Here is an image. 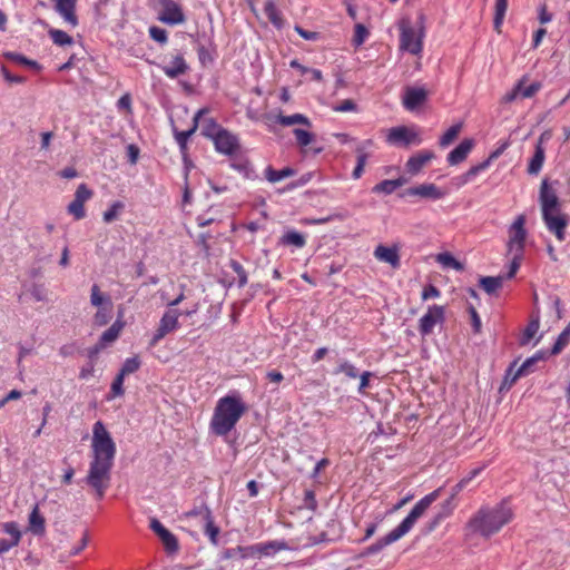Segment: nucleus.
Segmentation results:
<instances>
[{"label":"nucleus","mask_w":570,"mask_h":570,"mask_svg":"<svg viewBox=\"0 0 570 570\" xmlns=\"http://www.w3.org/2000/svg\"><path fill=\"white\" fill-rule=\"evenodd\" d=\"M507 9H508V0H495L493 28L498 32L501 31V27L503 24Z\"/></svg>","instance_id":"37"},{"label":"nucleus","mask_w":570,"mask_h":570,"mask_svg":"<svg viewBox=\"0 0 570 570\" xmlns=\"http://www.w3.org/2000/svg\"><path fill=\"white\" fill-rule=\"evenodd\" d=\"M238 551H239L240 559L256 557V556H259V546H258V543L253 544V546H246V547L238 546Z\"/></svg>","instance_id":"58"},{"label":"nucleus","mask_w":570,"mask_h":570,"mask_svg":"<svg viewBox=\"0 0 570 570\" xmlns=\"http://www.w3.org/2000/svg\"><path fill=\"white\" fill-rule=\"evenodd\" d=\"M92 196V191L87 187L86 184H80L75 193V199L85 204Z\"/></svg>","instance_id":"63"},{"label":"nucleus","mask_w":570,"mask_h":570,"mask_svg":"<svg viewBox=\"0 0 570 570\" xmlns=\"http://www.w3.org/2000/svg\"><path fill=\"white\" fill-rule=\"evenodd\" d=\"M150 529L159 537L165 550L168 553H176L179 549L178 540L158 519L153 518L149 524Z\"/></svg>","instance_id":"12"},{"label":"nucleus","mask_w":570,"mask_h":570,"mask_svg":"<svg viewBox=\"0 0 570 570\" xmlns=\"http://www.w3.org/2000/svg\"><path fill=\"white\" fill-rule=\"evenodd\" d=\"M368 35H370V32H368L367 28L362 23H357L355 26V32H354V37H353L354 46L358 47V46L363 45L365 42V40L367 39Z\"/></svg>","instance_id":"51"},{"label":"nucleus","mask_w":570,"mask_h":570,"mask_svg":"<svg viewBox=\"0 0 570 570\" xmlns=\"http://www.w3.org/2000/svg\"><path fill=\"white\" fill-rule=\"evenodd\" d=\"M539 199L542 215L560 212V202L558 195L552 188L549 187L547 179H544L541 184Z\"/></svg>","instance_id":"13"},{"label":"nucleus","mask_w":570,"mask_h":570,"mask_svg":"<svg viewBox=\"0 0 570 570\" xmlns=\"http://www.w3.org/2000/svg\"><path fill=\"white\" fill-rule=\"evenodd\" d=\"M422 37L416 36L415 30L409 26H401L400 49L412 55H419L422 51Z\"/></svg>","instance_id":"10"},{"label":"nucleus","mask_w":570,"mask_h":570,"mask_svg":"<svg viewBox=\"0 0 570 570\" xmlns=\"http://www.w3.org/2000/svg\"><path fill=\"white\" fill-rule=\"evenodd\" d=\"M122 327H124V323L121 321L117 320L108 330H106L101 334L99 342L101 344H104L105 346L112 343L119 336Z\"/></svg>","instance_id":"35"},{"label":"nucleus","mask_w":570,"mask_h":570,"mask_svg":"<svg viewBox=\"0 0 570 570\" xmlns=\"http://www.w3.org/2000/svg\"><path fill=\"white\" fill-rule=\"evenodd\" d=\"M181 315V312L178 309H168L166 311L158 324L157 330L153 334L149 346H156L167 334L179 328L178 318Z\"/></svg>","instance_id":"5"},{"label":"nucleus","mask_w":570,"mask_h":570,"mask_svg":"<svg viewBox=\"0 0 570 570\" xmlns=\"http://www.w3.org/2000/svg\"><path fill=\"white\" fill-rule=\"evenodd\" d=\"M570 343V323L558 335L554 344L552 345V353L560 354Z\"/></svg>","instance_id":"43"},{"label":"nucleus","mask_w":570,"mask_h":570,"mask_svg":"<svg viewBox=\"0 0 570 570\" xmlns=\"http://www.w3.org/2000/svg\"><path fill=\"white\" fill-rule=\"evenodd\" d=\"M56 12L69 23L72 28L78 26V18L76 16L77 0H53Z\"/></svg>","instance_id":"19"},{"label":"nucleus","mask_w":570,"mask_h":570,"mask_svg":"<svg viewBox=\"0 0 570 570\" xmlns=\"http://www.w3.org/2000/svg\"><path fill=\"white\" fill-rule=\"evenodd\" d=\"M279 245L294 246L295 248H303L306 245L305 236L296 229L286 230L279 238Z\"/></svg>","instance_id":"26"},{"label":"nucleus","mask_w":570,"mask_h":570,"mask_svg":"<svg viewBox=\"0 0 570 570\" xmlns=\"http://www.w3.org/2000/svg\"><path fill=\"white\" fill-rule=\"evenodd\" d=\"M204 533L209 538L210 542L217 544L219 528L215 524L213 514L204 520Z\"/></svg>","instance_id":"45"},{"label":"nucleus","mask_w":570,"mask_h":570,"mask_svg":"<svg viewBox=\"0 0 570 570\" xmlns=\"http://www.w3.org/2000/svg\"><path fill=\"white\" fill-rule=\"evenodd\" d=\"M546 159V148L544 146H535L534 147V154L531 157L529 165H528V174L529 175H538L543 166Z\"/></svg>","instance_id":"30"},{"label":"nucleus","mask_w":570,"mask_h":570,"mask_svg":"<svg viewBox=\"0 0 570 570\" xmlns=\"http://www.w3.org/2000/svg\"><path fill=\"white\" fill-rule=\"evenodd\" d=\"M542 219L549 232L556 235L557 239L562 242L566 239V227L568 219L559 213H548L542 215Z\"/></svg>","instance_id":"14"},{"label":"nucleus","mask_w":570,"mask_h":570,"mask_svg":"<svg viewBox=\"0 0 570 570\" xmlns=\"http://www.w3.org/2000/svg\"><path fill=\"white\" fill-rule=\"evenodd\" d=\"M446 193L433 183H424L417 186L409 187L402 196H415L423 199L439 200L444 198Z\"/></svg>","instance_id":"11"},{"label":"nucleus","mask_w":570,"mask_h":570,"mask_svg":"<svg viewBox=\"0 0 570 570\" xmlns=\"http://www.w3.org/2000/svg\"><path fill=\"white\" fill-rule=\"evenodd\" d=\"M264 13L271 23L277 28L282 29L284 26V19L282 17L281 11L278 10L274 0H267L264 4Z\"/></svg>","instance_id":"31"},{"label":"nucleus","mask_w":570,"mask_h":570,"mask_svg":"<svg viewBox=\"0 0 570 570\" xmlns=\"http://www.w3.org/2000/svg\"><path fill=\"white\" fill-rule=\"evenodd\" d=\"M259 546V556L272 557L277 552L286 550L287 543L285 541H268L258 543Z\"/></svg>","instance_id":"33"},{"label":"nucleus","mask_w":570,"mask_h":570,"mask_svg":"<svg viewBox=\"0 0 570 570\" xmlns=\"http://www.w3.org/2000/svg\"><path fill=\"white\" fill-rule=\"evenodd\" d=\"M441 492L442 488H438L414 504L409 514L392 530L399 540L411 531L415 522L425 513L429 507L439 499Z\"/></svg>","instance_id":"4"},{"label":"nucleus","mask_w":570,"mask_h":570,"mask_svg":"<svg viewBox=\"0 0 570 570\" xmlns=\"http://www.w3.org/2000/svg\"><path fill=\"white\" fill-rule=\"evenodd\" d=\"M490 160H483L482 163L470 167L465 171V178L473 180L479 174L487 170L490 167Z\"/></svg>","instance_id":"54"},{"label":"nucleus","mask_w":570,"mask_h":570,"mask_svg":"<svg viewBox=\"0 0 570 570\" xmlns=\"http://www.w3.org/2000/svg\"><path fill=\"white\" fill-rule=\"evenodd\" d=\"M399 539L395 537V534L390 531L386 535L377 539L374 543L365 547L358 554L360 558H365L368 556H374L380 553L384 548L387 546L396 542Z\"/></svg>","instance_id":"24"},{"label":"nucleus","mask_w":570,"mask_h":570,"mask_svg":"<svg viewBox=\"0 0 570 570\" xmlns=\"http://www.w3.org/2000/svg\"><path fill=\"white\" fill-rule=\"evenodd\" d=\"M202 38L205 39V42H199L197 46L199 62L203 66L212 65L217 57V47L214 43L213 36H206V33H204Z\"/></svg>","instance_id":"16"},{"label":"nucleus","mask_w":570,"mask_h":570,"mask_svg":"<svg viewBox=\"0 0 570 570\" xmlns=\"http://www.w3.org/2000/svg\"><path fill=\"white\" fill-rule=\"evenodd\" d=\"M4 58L10 61L17 62L19 65L30 67L32 69L39 70L41 68V66L36 60H31V59L27 58L26 56L18 53V52H13V51L4 52Z\"/></svg>","instance_id":"42"},{"label":"nucleus","mask_w":570,"mask_h":570,"mask_svg":"<svg viewBox=\"0 0 570 570\" xmlns=\"http://www.w3.org/2000/svg\"><path fill=\"white\" fill-rule=\"evenodd\" d=\"M436 261L444 267H451L455 271H463L464 266L451 253L444 252L438 255Z\"/></svg>","instance_id":"44"},{"label":"nucleus","mask_w":570,"mask_h":570,"mask_svg":"<svg viewBox=\"0 0 570 570\" xmlns=\"http://www.w3.org/2000/svg\"><path fill=\"white\" fill-rule=\"evenodd\" d=\"M504 277L502 275L482 276L479 279V285L488 295H495L497 292L502 287Z\"/></svg>","instance_id":"28"},{"label":"nucleus","mask_w":570,"mask_h":570,"mask_svg":"<svg viewBox=\"0 0 570 570\" xmlns=\"http://www.w3.org/2000/svg\"><path fill=\"white\" fill-rule=\"evenodd\" d=\"M445 318V309L441 305L429 306L428 312L419 320V332L424 337L433 332L436 324H442Z\"/></svg>","instance_id":"9"},{"label":"nucleus","mask_w":570,"mask_h":570,"mask_svg":"<svg viewBox=\"0 0 570 570\" xmlns=\"http://www.w3.org/2000/svg\"><path fill=\"white\" fill-rule=\"evenodd\" d=\"M358 368L348 360H341L337 367L333 371V374H344L348 379L358 377Z\"/></svg>","instance_id":"39"},{"label":"nucleus","mask_w":570,"mask_h":570,"mask_svg":"<svg viewBox=\"0 0 570 570\" xmlns=\"http://www.w3.org/2000/svg\"><path fill=\"white\" fill-rule=\"evenodd\" d=\"M513 511L505 500L493 507L482 505L469 520L466 527L482 538H490L511 522Z\"/></svg>","instance_id":"2"},{"label":"nucleus","mask_w":570,"mask_h":570,"mask_svg":"<svg viewBox=\"0 0 570 570\" xmlns=\"http://www.w3.org/2000/svg\"><path fill=\"white\" fill-rule=\"evenodd\" d=\"M275 122L278 125H282V126H286V127L293 126V125H304L307 128L312 127V122H311L309 118L303 114H293L289 116L279 114L275 117Z\"/></svg>","instance_id":"27"},{"label":"nucleus","mask_w":570,"mask_h":570,"mask_svg":"<svg viewBox=\"0 0 570 570\" xmlns=\"http://www.w3.org/2000/svg\"><path fill=\"white\" fill-rule=\"evenodd\" d=\"M386 141L390 145L399 147H407L410 145H420L421 139L414 130L406 126L392 127L386 136Z\"/></svg>","instance_id":"7"},{"label":"nucleus","mask_w":570,"mask_h":570,"mask_svg":"<svg viewBox=\"0 0 570 570\" xmlns=\"http://www.w3.org/2000/svg\"><path fill=\"white\" fill-rule=\"evenodd\" d=\"M149 36L153 40L160 45H165L168 41V33L165 29L153 26L149 28Z\"/></svg>","instance_id":"53"},{"label":"nucleus","mask_w":570,"mask_h":570,"mask_svg":"<svg viewBox=\"0 0 570 570\" xmlns=\"http://www.w3.org/2000/svg\"><path fill=\"white\" fill-rule=\"evenodd\" d=\"M407 183V179L404 177H399L396 179H384L376 184L372 191L374 194H383V195H391L393 194L397 188L402 187Z\"/></svg>","instance_id":"25"},{"label":"nucleus","mask_w":570,"mask_h":570,"mask_svg":"<svg viewBox=\"0 0 570 570\" xmlns=\"http://www.w3.org/2000/svg\"><path fill=\"white\" fill-rule=\"evenodd\" d=\"M462 128L461 124H455L451 126L440 138V146L441 147H448L459 135L460 130Z\"/></svg>","instance_id":"48"},{"label":"nucleus","mask_w":570,"mask_h":570,"mask_svg":"<svg viewBox=\"0 0 570 570\" xmlns=\"http://www.w3.org/2000/svg\"><path fill=\"white\" fill-rule=\"evenodd\" d=\"M48 35L52 42L59 47L71 46L75 42L71 36L60 29L51 28L48 30Z\"/></svg>","instance_id":"36"},{"label":"nucleus","mask_w":570,"mask_h":570,"mask_svg":"<svg viewBox=\"0 0 570 570\" xmlns=\"http://www.w3.org/2000/svg\"><path fill=\"white\" fill-rule=\"evenodd\" d=\"M374 256L379 261L390 264L393 268H399L401 266L400 254L396 246L387 247L379 245L374 249Z\"/></svg>","instance_id":"22"},{"label":"nucleus","mask_w":570,"mask_h":570,"mask_svg":"<svg viewBox=\"0 0 570 570\" xmlns=\"http://www.w3.org/2000/svg\"><path fill=\"white\" fill-rule=\"evenodd\" d=\"M141 362L138 356L128 357L122 363L119 373L124 376L135 373L139 370Z\"/></svg>","instance_id":"47"},{"label":"nucleus","mask_w":570,"mask_h":570,"mask_svg":"<svg viewBox=\"0 0 570 570\" xmlns=\"http://www.w3.org/2000/svg\"><path fill=\"white\" fill-rule=\"evenodd\" d=\"M295 174L296 170L292 167H284L277 170L272 166H267L264 170L265 178L272 184L278 183L288 177H293Z\"/></svg>","instance_id":"29"},{"label":"nucleus","mask_w":570,"mask_h":570,"mask_svg":"<svg viewBox=\"0 0 570 570\" xmlns=\"http://www.w3.org/2000/svg\"><path fill=\"white\" fill-rule=\"evenodd\" d=\"M229 267L237 274L238 276V287H244L247 284V273L243 265L235 261L230 259Z\"/></svg>","instance_id":"50"},{"label":"nucleus","mask_w":570,"mask_h":570,"mask_svg":"<svg viewBox=\"0 0 570 570\" xmlns=\"http://www.w3.org/2000/svg\"><path fill=\"white\" fill-rule=\"evenodd\" d=\"M160 11L158 19L169 26L184 23L186 20L183 8L174 0H159Z\"/></svg>","instance_id":"8"},{"label":"nucleus","mask_w":570,"mask_h":570,"mask_svg":"<svg viewBox=\"0 0 570 570\" xmlns=\"http://www.w3.org/2000/svg\"><path fill=\"white\" fill-rule=\"evenodd\" d=\"M124 379L125 376L120 373L115 377L110 389L114 396H121L125 393Z\"/></svg>","instance_id":"64"},{"label":"nucleus","mask_w":570,"mask_h":570,"mask_svg":"<svg viewBox=\"0 0 570 570\" xmlns=\"http://www.w3.org/2000/svg\"><path fill=\"white\" fill-rule=\"evenodd\" d=\"M230 168L240 174L245 179L255 180L258 178V175L250 163V160L246 157H235L232 159L229 164Z\"/></svg>","instance_id":"23"},{"label":"nucleus","mask_w":570,"mask_h":570,"mask_svg":"<svg viewBox=\"0 0 570 570\" xmlns=\"http://www.w3.org/2000/svg\"><path fill=\"white\" fill-rule=\"evenodd\" d=\"M245 411L246 404L238 393L220 397L216 403L209 422L210 432L217 436H226L235 429Z\"/></svg>","instance_id":"3"},{"label":"nucleus","mask_w":570,"mask_h":570,"mask_svg":"<svg viewBox=\"0 0 570 570\" xmlns=\"http://www.w3.org/2000/svg\"><path fill=\"white\" fill-rule=\"evenodd\" d=\"M110 311L104 307L99 308L94 316L95 324L98 326L106 325L110 321Z\"/></svg>","instance_id":"60"},{"label":"nucleus","mask_w":570,"mask_h":570,"mask_svg":"<svg viewBox=\"0 0 570 570\" xmlns=\"http://www.w3.org/2000/svg\"><path fill=\"white\" fill-rule=\"evenodd\" d=\"M91 451V461L85 482L101 499L109 487L117 452L116 443L101 421H97L92 426Z\"/></svg>","instance_id":"1"},{"label":"nucleus","mask_w":570,"mask_h":570,"mask_svg":"<svg viewBox=\"0 0 570 570\" xmlns=\"http://www.w3.org/2000/svg\"><path fill=\"white\" fill-rule=\"evenodd\" d=\"M374 145L373 140L372 139H366L362 142H360L356 147H355V153H356V165L357 166H362V167H365L366 165V161H367V158H368V153L367 150Z\"/></svg>","instance_id":"40"},{"label":"nucleus","mask_w":570,"mask_h":570,"mask_svg":"<svg viewBox=\"0 0 570 570\" xmlns=\"http://www.w3.org/2000/svg\"><path fill=\"white\" fill-rule=\"evenodd\" d=\"M304 508L311 511H316L317 500L313 490H305L303 499Z\"/></svg>","instance_id":"57"},{"label":"nucleus","mask_w":570,"mask_h":570,"mask_svg":"<svg viewBox=\"0 0 570 570\" xmlns=\"http://www.w3.org/2000/svg\"><path fill=\"white\" fill-rule=\"evenodd\" d=\"M518 364V360H514L508 367L505 373V381L510 380V383H514L518 379L527 376L537 371L535 362L530 356L528 357L514 372V367Z\"/></svg>","instance_id":"18"},{"label":"nucleus","mask_w":570,"mask_h":570,"mask_svg":"<svg viewBox=\"0 0 570 570\" xmlns=\"http://www.w3.org/2000/svg\"><path fill=\"white\" fill-rule=\"evenodd\" d=\"M159 68L170 79L185 75L189 69L183 55L175 56L168 65L159 66Z\"/></svg>","instance_id":"21"},{"label":"nucleus","mask_w":570,"mask_h":570,"mask_svg":"<svg viewBox=\"0 0 570 570\" xmlns=\"http://www.w3.org/2000/svg\"><path fill=\"white\" fill-rule=\"evenodd\" d=\"M124 207V204L120 202H115L104 213V222L111 223L118 216L119 210Z\"/></svg>","instance_id":"56"},{"label":"nucleus","mask_w":570,"mask_h":570,"mask_svg":"<svg viewBox=\"0 0 570 570\" xmlns=\"http://www.w3.org/2000/svg\"><path fill=\"white\" fill-rule=\"evenodd\" d=\"M3 531L11 537V540H17L18 543L20 542L21 532L19 531L16 522L3 523Z\"/></svg>","instance_id":"62"},{"label":"nucleus","mask_w":570,"mask_h":570,"mask_svg":"<svg viewBox=\"0 0 570 570\" xmlns=\"http://www.w3.org/2000/svg\"><path fill=\"white\" fill-rule=\"evenodd\" d=\"M428 99V91L423 87H406L403 96V106L406 110L413 111L422 106Z\"/></svg>","instance_id":"15"},{"label":"nucleus","mask_w":570,"mask_h":570,"mask_svg":"<svg viewBox=\"0 0 570 570\" xmlns=\"http://www.w3.org/2000/svg\"><path fill=\"white\" fill-rule=\"evenodd\" d=\"M223 129L224 127L215 118H205L202 126V135L212 141Z\"/></svg>","instance_id":"34"},{"label":"nucleus","mask_w":570,"mask_h":570,"mask_svg":"<svg viewBox=\"0 0 570 570\" xmlns=\"http://www.w3.org/2000/svg\"><path fill=\"white\" fill-rule=\"evenodd\" d=\"M293 134L296 138V142L299 147H306L311 142H313L315 136L314 134L309 132L308 130L302 129V128H295L293 130Z\"/></svg>","instance_id":"49"},{"label":"nucleus","mask_w":570,"mask_h":570,"mask_svg":"<svg viewBox=\"0 0 570 570\" xmlns=\"http://www.w3.org/2000/svg\"><path fill=\"white\" fill-rule=\"evenodd\" d=\"M313 178V173H305L303 174L298 179L294 180V181H291L285 190H293V189H296V188H299V187H303L305 185H307Z\"/></svg>","instance_id":"59"},{"label":"nucleus","mask_w":570,"mask_h":570,"mask_svg":"<svg viewBox=\"0 0 570 570\" xmlns=\"http://www.w3.org/2000/svg\"><path fill=\"white\" fill-rule=\"evenodd\" d=\"M29 292L37 302H45L47 299L46 288L41 284H32Z\"/></svg>","instance_id":"61"},{"label":"nucleus","mask_w":570,"mask_h":570,"mask_svg":"<svg viewBox=\"0 0 570 570\" xmlns=\"http://www.w3.org/2000/svg\"><path fill=\"white\" fill-rule=\"evenodd\" d=\"M541 88L540 82H532L528 86L523 85V81H519L515 86V92H519L521 98H531L533 97Z\"/></svg>","instance_id":"46"},{"label":"nucleus","mask_w":570,"mask_h":570,"mask_svg":"<svg viewBox=\"0 0 570 570\" xmlns=\"http://www.w3.org/2000/svg\"><path fill=\"white\" fill-rule=\"evenodd\" d=\"M29 523L33 533L42 534L45 532V518L40 514L38 504L30 512Z\"/></svg>","instance_id":"38"},{"label":"nucleus","mask_w":570,"mask_h":570,"mask_svg":"<svg viewBox=\"0 0 570 570\" xmlns=\"http://www.w3.org/2000/svg\"><path fill=\"white\" fill-rule=\"evenodd\" d=\"M215 150L225 156H234L240 148L239 138L228 129L224 128L212 140Z\"/></svg>","instance_id":"6"},{"label":"nucleus","mask_w":570,"mask_h":570,"mask_svg":"<svg viewBox=\"0 0 570 570\" xmlns=\"http://www.w3.org/2000/svg\"><path fill=\"white\" fill-rule=\"evenodd\" d=\"M433 158V151L421 150L407 159L405 163V171L411 176H416L422 170V168Z\"/></svg>","instance_id":"17"},{"label":"nucleus","mask_w":570,"mask_h":570,"mask_svg":"<svg viewBox=\"0 0 570 570\" xmlns=\"http://www.w3.org/2000/svg\"><path fill=\"white\" fill-rule=\"evenodd\" d=\"M474 146L471 138L463 139L453 150L448 154L446 161L450 166H456L464 161Z\"/></svg>","instance_id":"20"},{"label":"nucleus","mask_w":570,"mask_h":570,"mask_svg":"<svg viewBox=\"0 0 570 570\" xmlns=\"http://www.w3.org/2000/svg\"><path fill=\"white\" fill-rule=\"evenodd\" d=\"M68 213L73 215V217L76 219H82L85 216H86V212H85V207H83V203L79 202V200H76L73 199L69 205H68Z\"/></svg>","instance_id":"55"},{"label":"nucleus","mask_w":570,"mask_h":570,"mask_svg":"<svg viewBox=\"0 0 570 570\" xmlns=\"http://www.w3.org/2000/svg\"><path fill=\"white\" fill-rule=\"evenodd\" d=\"M525 236V229L513 230V235L510 237L509 240L510 252L515 250L518 254H521L524 247Z\"/></svg>","instance_id":"41"},{"label":"nucleus","mask_w":570,"mask_h":570,"mask_svg":"<svg viewBox=\"0 0 570 570\" xmlns=\"http://www.w3.org/2000/svg\"><path fill=\"white\" fill-rule=\"evenodd\" d=\"M540 327V320L539 317L532 318L527 327L523 330L522 334L519 337V345L520 346H527L530 344L531 340L534 337V335L538 333Z\"/></svg>","instance_id":"32"},{"label":"nucleus","mask_w":570,"mask_h":570,"mask_svg":"<svg viewBox=\"0 0 570 570\" xmlns=\"http://www.w3.org/2000/svg\"><path fill=\"white\" fill-rule=\"evenodd\" d=\"M207 513L208 515H212V510L204 501H202L199 505L194 507L190 511L186 513V515L189 518L200 517L202 520L204 521L205 519H207Z\"/></svg>","instance_id":"52"}]
</instances>
